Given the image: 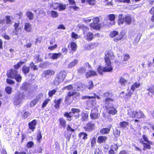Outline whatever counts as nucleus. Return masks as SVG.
<instances>
[{"instance_id":"1","label":"nucleus","mask_w":154,"mask_h":154,"mask_svg":"<svg viewBox=\"0 0 154 154\" xmlns=\"http://www.w3.org/2000/svg\"><path fill=\"white\" fill-rule=\"evenodd\" d=\"M105 66L104 67L99 66L97 68V70L99 73L102 75L103 74V72H110L112 71L113 68L111 64V62H105Z\"/></svg>"},{"instance_id":"40","label":"nucleus","mask_w":154,"mask_h":154,"mask_svg":"<svg viewBox=\"0 0 154 154\" xmlns=\"http://www.w3.org/2000/svg\"><path fill=\"white\" fill-rule=\"evenodd\" d=\"M70 46L71 50L75 51L76 49L77 46L75 42H72L70 43Z\"/></svg>"},{"instance_id":"18","label":"nucleus","mask_w":154,"mask_h":154,"mask_svg":"<svg viewBox=\"0 0 154 154\" xmlns=\"http://www.w3.org/2000/svg\"><path fill=\"white\" fill-rule=\"evenodd\" d=\"M108 137L106 136H100L98 137L97 142L99 143H105Z\"/></svg>"},{"instance_id":"28","label":"nucleus","mask_w":154,"mask_h":154,"mask_svg":"<svg viewBox=\"0 0 154 154\" xmlns=\"http://www.w3.org/2000/svg\"><path fill=\"white\" fill-rule=\"evenodd\" d=\"M109 19L111 21V25H114L115 24V22L114 21L115 19V16L114 14H110L109 15Z\"/></svg>"},{"instance_id":"15","label":"nucleus","mask_w":154,"mask_h":154,"mask_svg":"<svg viewBox=\"0 0 154 154\" xmlns=\"http://www.w3.org/2000/svg\"><path fill=\"white\" fill-rule=\"evenodd\" d=\"M140 142L143 145V150H145L146 149H151L150 145L152 144H149L148 143H146L144 142L143 139H140Z\"/></svg>"},{"instance_id":"26","label":"nucleus","mask_w":154,"mask_h":154,"mask_svg":"<svg viewBox=\"0 0 154 154\" xmlns=\"http://www.w3.org/2000/svg\"><path fill=\"white\" fill-rule=\"evenodd\" d=\"M62 100L63 99L61 98H60L58 100H54V102L55 104L54 105V107L55 108L57 109L59 107L60 104Z\"/></svg>"},{"instance_id":"13","label":"nucleus","mask_w":154,"mask_h":154,"mask_svg":"<svg viewBox=\"0 0 154 154\" xmlns=\"http://www.w3.org/2000/svg\"><path fill=\"white\" fill-rule=\"evenodd\" d=\"M113 101L107 100L103 102H104V105L106 110L111 109L114 107L112 103Z\"/></svg>"},{"instance_id":"41","label":"nucleus","mask_w":154,"mask_h":154,"mask_svg":"<svg viewBox=\"0 0 154 154\" xmlns=\"http://www.w3.org/2000/svg\"><path fill=\"white\" fill-rule=\"evenodd\" d=\"M107 110H108V113L112 115H114L117 112V111L114 107Z\"/></svg>"},{"instance_id":"59","label":"nucleus","mask_w":154,"mask_h":154,"mask_svg":"<svg viewBox=\"0 0 154 154\" xmlns=\"http://www.w3.org/2000/svg\"><path fill=\"white\" fill-rule=\"evenodd\" d=\"M5 90L8 94H10L11 93L12 88L10 87H7L6 88Z\"/></svg>"},{"instance_id":"3","label":"nucleus","mask_w":154,"mask_h":154,"mask_svg":"<svg viewBox=\"0 0 154 154\" xmlns=\"http://www.w3.org/2000/svg\"><path fill=\"white\" fill-rule=\"evenodd\" d=\"M24 98V95L23 93L18 92L15 96L14 104L15 106H17L22 102Z\"/></svg>"},{"instance_id":"64","label":"nucleus","mask_w":154,"mask_h":154,"mask_svg":"<svg viewBox=\"0 0 154 154\" xmlns=\"http://www.w3.org/2000/svg\"><path fill=\"white\" fill-rule=\"evenodd\" d=\"M63 90L67 89V90H72L73 89V88L71 85H69L68 86L64 87L63 88Z\"/></svg>"},{"instance_id":"46","label":"nucleus","mask_w":154,"mask_h":154,"mask_svg":"<svg viewBox=\"0 0 154 154\" xmlns=\"http://www.w3.org/2000/svg\"><path fill=\"white\" fill-rule=\"evenodd\" d=\"M123 37V36L122 34H120L117 36L115 37L114 39V41L116 42H117L122 39Z\"/></svg>"},{"instance_id":"7","label":"nucleus","mask_w":154,"mask_h":154,"mask_svg":"<svg viewBox=\"0 0 154 154\" xmlns=\"http://www.w3.org/2000/svg\"><path fill=\"white\" fill-rule=\"evenodd\" d=\"M96 35L98 36H99V34H97L94 35L93 33L89 32L86 34H85L84 38L88 41H91L94 38V36H95Z\"/></svg>"},{"instance_id":"19","label":"nucleus","mask_w":154,"mask_h":154,"mask_svg":"<svg viewBox=\"0 0 154 154\" xmlns=\"http://www.w3.org/2000/svg\"><path fill=\"white\" fill-rule=\"evenodd\" d=\"M72 93L71 91H69L68 92L67 95L66 96L65 102H70L72 101Z\"/></svg>"},{"instance_id":"53","label":"nucleus","mask_w":154,"mask_h":154,"mask_svg":"<svg viewBox=\"0 0 154 154\" xmlns=\"http://www.w3.org/2000/svg\"><path fill=\"white\" fill-rule=\"evenodd\" d=\"M86 2L89 5H95L96 3L95 0H86Z\"/></svg>"},{"instance_id":"37","label":"nucleus","mask_w":154,"mask_h":154,"mask_svg":"<svg viewBox=\"0 0 154 154\" xmlns=\"http://www.w3.org/2000/svg\"><path fill=\"white\" fill-rule=\"evenodd\" d=\"M124 18L125 17H122V14H119V20L118 22V23L119 25L122 24L124 22Z\"/></svg>"},{"instance_id":"43","label":"nucleus","mask_w":154,"mask_h":154,"mask_svg":"<svg viewBox=\"0 0 154 154\" xmlns=\"http://www.w3.org/2000/svg\"><path fill=\"white\" fill-rule=\"evenodd\" d=\"M87 134L86 133L81 132L79 134V137L80 138H82L84 140L86 139L87 138Z\"/></svg>"},{"instance_id":"22","label":"nucleus","mask_w":154,"mask_h":154,"mask_svg":"<svg viewBox=\"0 0 154 154\" xmlns=\"http://www.w3.org/2000/svg\"><path fill=\"white\" fill-rule=\"evenodd\" d=\"M135 115L134 118H136L138 119L143 118L145 117V116L143 112L140 110H139L138 112L136 111V113H135Z\"/></svg>"},{"instance_id":"34","label":"nucleus","mask_w":154,"mask_h":154,"mask_svg":"<svg viewBox=\"0 0 154 154\" xmlns=\"http://www.w3.org/2000/svg\"><path fill=\"white\" fill-rule=\"evenodd\" d=\"M30 68V67H28L25 65L22 68L23 72L25 74H27L29 72Z\"/></svg>"},{"instance_id":"56","label":"nucleus","mask_w":154,"mask_h":154,"mask_svg":"<svg viewBox=\"0 0 154 154\" xmlns=\"http://www.w3.org/2000/svg\"><path fill=\"white\" fill-rule=\"evenodd\" d=\"M30 114L28 112H26L24 113L22 116V118L25 119L28 118L30 115Z\"/></svg>"},{"instance_id":"8","label":"nucleus","mask_w":154,"mask_h":154,"mask_svg":"<svg viewBox=\"0 0 154 154\" xmlns=\"http://www.w3.org/2000/svg\"><path fill=\"white\" fill-rule=\"evenodd\" d=\"M14 27L15 29V34L16 35H17L18 33L21 31V29L23 28V26L20 25L19 22L15 23L14 24Z\"/></svg>"},{"instance_id":"17","label":"nucleus","mask_w":154,"mask_h":154,"mask_svg":"<svg viewBox=\"0 0 154 154\" xmlns=\"http://www.w3.org/2000/svg\"><path fill=\"white\" fill-rule=\"evenodd\" d=\"M127 114L131 117H134L136 111H134L132 108H128L127 110Z\"/></svg>"},{"instance_id":"30","label":"nucleus","mask_w":154,"mask_h":154,"mask_svg":"<svg viewBox=\"0 0 154 154\" xmlns=\"http://www.w3.org/2000/svg\"><path fill=\"white\" fill-rule=\"evenodd\" d=\"M124 22L128 24H130L131 22V17L129 15H126L124 18Z\"/></svg>"},{"instance_id":"2","label":"nucleus","mask_w":154,"mask_h":154,"mask_svg":"<svg viewBox=\"0 0 154 154\" xmlns=\"http://www.w3.org/2000/svg\"><path fill=\"white\" fill-rule=\"evenodd\" d=\"M66 73L64 71H60L57 75L55 79L54 84L56 85H57L62 82L66 76Z\"/></svg>"},{"instance_id":"23","label":"nucleus","mask_w":154,"mask_h":154,"mask_svg":"<svg viewBox=\"0 0 154 154\" xmlns=\"http://www.w3.org/2000/svg\"><path fill=\"white\" fill-rule=\"evenodd\" d=\"M111 127L109 128H103L100 130V132L103 134H108L110 131Z\"/></svg>"},{"instance_id":"35","label":"nucleus","mask_w":154,"mask_h":154,"mask_svg":"<svg viewBox=\"0 0 154 154\" xmlns=\"http://www.w3.org/2000/svg\"><path fill=\"white\" fill-rule=\"evenodd\" d=\"M140 84L139 83L135 82L134 84L132 85L131 87V89L133 92L136 88H138L140 86Z\"/></svg>"},{"instance_id":"48","label":"nucleus","mask_w":154,"mask_h":154,"mask_svg":"<svg viewBox=\"0 0 154 154\" xmlns=\"http://www.w3.org/2000/svg\"><path fill=\"white\" fill-rule=\"evenodd\" d=\"M15 79L18 82H20L22 79V77L21 75L19 74H17L16 75V76H15Z\"/></svg>"},{"instance_id":"38","label":"nucleus","mask_w":154,"mask_h":154,"mask_svg":"<svg viewBox=\"0 0 154 154\" xmlns=\"http://www.w3.org/2000/svg\"><path fill=\"white\" fill-rule=\"evenodd\" d=\"M40 55L38 54H36L34 57L35 62L36 63H38L40 62H42V60L40 57Z\"/></svg>"},{"instance_id":"39","label":"nucleus","mask_w":154,"mask_h":154,"mask_svg":"<svg viewBox=\"0 0 154 154\" xmlns=\"http://www.w3.org/2000/svg\"><path fill=\"white\" fill-rule=\"evenodd\" d=\"M61 55V54L60 53H53L52 55L51 58L53 60L57 59L59 58Z\"/></svg>"},{"instance_id":"21","label":"nucleus","mask_w":154,"mask_h":154,"mask_svg":"<svg viewBox=\"0 0 154 154\" xmlns=\"http://www.w3.org/2000/svg\"><path fill=\"white\" fill-rule=\"evenodd\" d=\"M36 123L37 122L36 120H33L29 124V128L33 131L35 128Z\"/></svg>"},{"instance_id":"33","label":"nucleus","mask_w":154,"mask_h":154,"mask_svg":"<svg viewBox=\"0 0 154 154\" xmlns=\"http://www.w3.org/2000/svg\"><path fill=\"white\" fill-rule=\"evenodd\" d=\"M147 91V94H149V93L154 94V86H152L148 87L146 90Z\"/></svg>"},{"instance_id":"32","label":"nucleus","mask_w":154,"mask_h":154,"mask_svg":"<svg viewBox=\"0 0 154 154\" xmlns=\"http://www.w3.org/2000/svg\"><path fill=\"white\" fill-rule=\"evenodd\" d=\"M77 88L78 91H83L85 88V85L82 83L80 82L77 83Z\"/></svg>"},{"instance_id":"44","label":"nucleus","mask_w":154,"mask_h":154,"mask_svg":"<svg viewBox=\"0 0 154 154\" xmlns=\"http://www.w3.org/2000/svg\"><path fill=\"white\" fill-rule=\"evenodd\" d=\"M141 139H143V140L144 142H145L146 143H148L149 144H152V143L151 142L149 141L147 138V137L145 135H143L142 136V138Z\"/></svg>"},{"instance_id":"49","label":"nucleus","mask_w":154,"mask_h":154,"mask_svg":"<svg viewBox=\"0 0 154 154\" xmlns=\"http://www.w3.org/2000/svg\"><path fill=\"white\" fill-rule=\"evenodd\" d=\"M119 125L121 128H125L128 125V123L127 122L123 121L120 122Z\"/></svg>"},{"instance_id":"10","label":"nucleus","mask_w":154,"mask_h":154,"mask_svg":"<svg viewBox=\"0 0 154 154\" xmlns=\"http://www.w3.org/2000/svg\"><path fill=\"white\" fill-rule=\"evenodd\" d=\"M94 124L90 122L87 124L86 126L84 127V128L86 131H91L94 129Z\"/></svg>"},{"instance_id":"27","label":"nucleus","mask_w":154,"mask_h":154,"mask_svg":"<svg viewBox=\"0 0 154 154\" xmlns=\"http://www.w3.org/2000/svg\"><path fill=\"white\" fill-rule=\"evenodd\" d=\"M12 17L10 16L7 15L5 16L6 23L7 25H11L12 23V22L11 20V18Z\"/></svg>"},{"instance_id":"9","label":"nucleus","mask_w":154,"mask_h":154,"mask_svg":"<svg viewBox=\"0 0 154 154\" xmlns=\"http://www.w3.org/2000/svg\"><path fill=\"white\" fill-rule=\"evenodd\" d=\"M94 96H83L82 97V99H89V100L88 101H87V103L88 104H89V103L90 102L93 101H94V99H91V98L94 99L95 98L97 97L98 99H100L101 98L100 97L95 94H94Z\"/></svg>"},{"instance_id":"57","label":"nucleus","mask_w":154,"mask_h":154,"mask_svg":"<svg viewBox=\"0 0 154 154\" xmlns=\"http://www.w3.org/2000/svg\"><path fill=\"white\" fill-rule=\"evenodd\" d=\"M57 92V91L55 89H54L51 91L49 92L48 95L50 97H52V96L55 94Z\"/></svg>"},{"instance_id":"25","label":"nucleus","mask_w":154,"mask_h":154,"mask_svg":"<svg viewBox=\"0 0 154 154\" xmlns=\"http://www.w3.org/2000/svg\"><path fill=\"white\" fill-rule=\"evenodd\" d=\"M59 121L60 122V126L62 127L65 128L66 124V121L63 118H60L59 119Z\"/></svg>"},{"instance_id":"51","label":"nucleus","mask_w":154,"mask_h":154,"mask_svg":"<svg viewBox=\"0 0 154 154\" xmlns=\"http://www.w3.org/2000/svg\"><path fill=\"white\" fill-rule=\"evenodd\" d=\"M120 132L118 129H116L113 131V134L114 137H117L120 135Z\"/></svg>"},{"instance_id":"58","label":"nucleus","mask_w":154,"mask_h":154,"mask_svg":"<svg viewBox=\"0 0 154 154\" xmlns=\"http://www.w3.org/2000/svg\"><path fill=\"white\" fill-rule=\"evenodd\" d=\"M51 14L52 17L53 18L57 17L58 16L57 13L54 11H52L51 12Z\"/></svg>"},{"instance_id":"45","label":"nucleus","mask_w":154,"mask_h":154,"mask_svg":"<svg viewBox=\"0 0 154 154\" xmlns=\"http://www.w3.org/2000/svg\"><path fill=\"white\" fill-rule=\"evenodd\" d=\"M71 113V112L69 113L67 112H65L63 115V116L67 118V120L71 121V118L72 116L69 115Z\"/></svg>"},{"instance_id":"6","label":"nucleus","mask_w":154,"mask_h":154,"mask_svg":"<svg viewBox=\"0 0 154 154\" xmlns=\"http://www.w3.org/2000/svg\"><path fill=\"white\" fill-rule=\"evenodd\" d=\"M100 116L98 110L97 109H93L91 111L90 117L92 119H98Z\"/></svg>"},{"instance_id":"55","label":"nucleus","mask_w":154,"mask_h":154,"mask_svg":"<svg viewBox=\"0 0 154 154\" xmlns=\"http://www.w3.org/2000/svg\"><path fill=\"white\" fill-rule=\"evenodd\" d=\"M94 87V84L93 82L91 81H90L89 82V84L88 85H87V88L91 90L93 89Z\"/></svg>"},{"instance_id":"42","label":"nucleus","mask_w":154,"mask_h":154,"mask_svg":"<svg viewBox=\"0 0 154 154\" xmlns=\"http://www.w3.org/2000/svg\"><path fill=\"white\" fill-rule=\"evenodd\" d=\"M127 80L125 78L121 77L120 78L119 82L122 85H125V84L127 82Z\"/></svg>"},{"instance_id":"60","label":"nucleus","mask_w":154,"mask_h":154,"mask_svg":"<svg viewBox=\"0 0 154 154\" xmlns=\"http://www.w3.org/2000/svg\"><path fill=\"white\" fill-rule=\"evenodd\" d=\"M86 69L84 67H82L80 69H78V71L80 73H84L85 72Z\"/></svg>"},{"instance_id":"54","label":"nucleus","mask_w":154,"mask_h":154,"mask_svg":"<svg viewBox=\"0 0 154 154\" xmlns=\"http://www.w3.org/2000/svg\"><path fill=\"white\" fill-rule=\"evenodd\" d=\"M43 97V95L42 94L40 93L38 94L35 98V99L38 102L40 101L41 99Z\"/></svg>"},{"instance_id":"29","label":"nucleus","mask_w":154,"mask_h":154,"mask_svg":"<svg viewBox=\"0 0 154 154\" xmlns=\"http://www.w3.org/2000/svg\"><path fill=\"white\" fill-rule=\"evenodd\" d=\"M81 120L83 122L87 119L88 116L87 114L82 112L81 114Z\"/></svg>"},{"instance_id":"12","label":"nucleus","mask_w":154,"mask_h":154,"mask_svg":"<svg viewBox=\"0 0 154 154\" xmlns=\"http://www.w3.org/2000/svg\"><path fill=\"white\" fill-rule=\"evenodd\" d=\"M112 95L109 92H106L103 94V98H104L103 100V101L109 100L113 101V99H112L111 97Z\"/></svg>"},{"instance_id":"62","label":"nucleus","mask_w":154,"mask_h":154,"mask_svg":"<svg viewBox=\"0 0 154 154\" xmlns=\"http://www.w3.org/2000/svg\"><path fill=\"white\" fill-rule=\"evenodd\" d=\"M60 5V3H54L52 4V7L55 9L58 8Z\"/></svg>"},{"instance_id":"16","label":"nucleus","mask_w":154,"mask_h":154,"mask_svg":"<svg viewBox=\"0 0 154 154\" xmlns=\"http://www.w3.org/2000/svg\"><path fill=\"white\" fill-rule=\"evenodd\" d=\"M24 30L28 32H30L32 31V27L31 25L29 23H26L24 26Z\"/></svg>"},{"instance_id":"47","label":"nucleus","mask_w":154,"mask_h":154,"mask_svg":"<svg viewBox=\"0 0 154 154\" xmlns=\"http://www.w3.org/2000/svg\"><path fill=\"white\" fill-rule=\"evenodd\" d=\"M30 67L32 68L33 70H37L38 68L37 65H35V63L33 62H31L29 64Z\"/></svg>"},{"instance_id":"31","label":"nucleus","mask_w":154,"mask_h":154,"mask_svg":"<svg viewBox=\"0 0 154 154\" xmlns=\"http://www.w3.org/2000/svg\"><path fill=\"white\" fill-rule=\"evenodd\" d=\"M26 15L27 17L30 20H32L34 18L33 14L31 12L28 11L26 13Z\"/></svg>"},{"instance_id":"14","label":"nucleus","mask_w":154,"mask_h":154,"mask_svg":"<svg viewBox=\"0 0 154 154\" xmlns=\"http://www.w3.org/2000/svg\"><path fill=\"white\" fill-rule=\"evenodd\" d=\"M55 74V71L52 69H49L44 71L42 75L43 77H46L47 75H52Z\"/></svg>"},{"instance_id":"5","label":"nucleus","mask_w":154,"mask_h":154,"mask_svg":"<svg viewBox=\"0 0 154 154\" xmlns=\"http://www.w3.org/2000/svg\"><path fill=\"white\" fill-rule=\"evenodd\" d=\"M114 59L113 53L111 51H106L105 52L104 59L105 62H109L110 60Z\"/></svg>"},{"instance_id":"11","label":"nucleus","mask_w":154,"mask_h":154,"mask_svg":"<svg viewBox=\"0 0 154 154\" xmlns=\"http://www.w3.org/2000/svg\"><path fill=\"white\" fill-rule=\"evenodd\" d=\"M18 71L16 70L12 69L7 72V75L8 77L11 78H14L17 74Z\"/></svg>"},{"instance_id":"24","label":"nucleus","mask_w":154,"mask_h":154,"mask_svg":"<svg viewBox=\"0 0 154 154\" xmlns=\"http://www.w3.org/2000/svg\"><path fill=\"white\" fill-rule=\"evenodd\" d=\"M78 63V61L77 60L75 59L72 62H70L68 64L67 68H71L74 66Z\"/></svg>"},{"instance_id":"52","label":"nucleus","mask_w":154,"mask_h":154,"mask_svg":"<svg viewBox=\"0 0 154 154\" xmlns=\"http://www.w3.org/2000/svg\"><path fill=\"white\" fill-rule=\"evenodd\" d=\"M150 14H153L152 16L151 20L152 21H154V7L151 8V10L149 11Z\"/></svg>"},{"instance_id":"36","label":"nucleus","mask_w":154,"mask_h":154,"mask_svg":"<svg viewBox=\"0 0 154 154\" xmlns=\"http://www.w3.org/2000/svg\"><path fill=\"white\" fill-rule=\"evenodd\" d=\"M97 75L96 72L93 70H90L86 74V76L87 78H88L91 76L95 75Z\"/></svg>"},{"instance_id":"20","label":"nucleus","mask_w":154,"mask_h":154,"mask_svg":"<svg viewBox=\"0 0 154 154\" xmlns=\"http://www.w3.org/2000/svg\"><path fill=\"white\" fill-rule=\"evenodd\" d=\"M71 112L73 114H75L74 117L76 118H79V113L80 112V110L79 109L76 108H72L71 109Z\"/></svg>"},{"instance_id":"50","label":"nucleus","mask_w":154,"mask_h":154,"mask_svg":"<svg viewBox=\"0 0 154 154\" xmlns=\"http://www.w3.org/2000/svg\"><path fill=\"white\" fill-rule=\"evenodd\" d=\"M38 103V102L36 100V99H34L32 101L30 102L29 105L30 106V107H33L36 104H37Z\"/></svg>"},{"instance_id":"61","label":"nucleus","mask_w":154,"mask_h":154,"mask_svg":"<svg viewBox=\"0 0 154 154\" xmlns=\"http://www.w3.org/2000/svg\"><path fill=\"white\" fill-rule=\"evenodd\" d=\"M49 101L50 100L49 99L45 100L42 104V108H45L46 105L48 103Z\"/></svg>"},{"instance_id":"63","label":"nucleus","mask_w":154,"mask_h":154,"mask_svg":"<svg viewBox=\"0 0 154 154\" xmlns=\"http://www.w3.org/2000/svg\"><path fill=\"white\" fill-rule=\"evenodd\" d=\"M118 32L116 31H114L110 34V36L112 38H113L118 34Z\"/></svg>"},{"instance_id":"4","label":"nucleus","mask_w":154,"mask_h":154,"mask_svg":"<svg viewBox=\"0 0 154 154\" xmlns=\"http://www.w3.org/2000/svg\"><path fill=\"white\" fill-rule=\"evenodd\" d=\"M92 20L94 22L90 24V26L95 29H100L102 25L100 23H98L100 21L99 18L97 17H94L92 19Z\"/></svg>"}]
</instances>
